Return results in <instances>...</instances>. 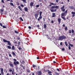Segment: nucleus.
Instances as JSON below:
<instances>
[{"instance_id":"30","label":"nucleus","mask_w":75,"mask_h":75,"mask_svg":"<svg viewBox=\"0 0 75 75\" xmlns=\"http://www.w3.org/2000/svg\"><path fill=\"white\" fill-rule=\"evenodd\" d=\"M55 8H56V9L58 8H59V6H55Z\"/></svg>"},{"instance_id":"12","label":"nucleus","mask_w":75,"mask_h":75,"mask_svg":"<svg viewBox=\"0 0 75 75\" xmlns=\"http://www.w3.org/2000/svg\"><path fill=\"white\" fill-rule=\"evenodd\" d=\"M38 75H42V72L41 71H39L37 73Z\"/></svg>"},{"instance_id":"49","label":"nucleus","mask_w":75,"mask_h":75,"mask_svg":"<svg viewBox=\"0 0 75 75\" xmlns=\"http://www.w3.org/2000/svg\"><path fill=\"white\" fill-rule=\"evenodd\" d=\"M51 4L52 5H55V4H54L53 3H51Z\"/></svg>"},{"instance_id":"40","label":"nucleus","mask_w":75,"mask_h":75,"mask_svg":"<svg viewBox=\"0 0 75 75\" xmlns=\"http://www.w3.org/2000/svg\"><path fill=\"white\" fill-rule=\"evenodd\" d=\"M3 28H6V26L5 25H4L3 26Z\"/></svg>"},{"instance_id":"51","label":"nucleus","mask_w":75,"mask_h":75,"mask_svg":"<svg viewBox=\"0 0 75 75\" xmlns=\"http://www.w3.org/2000/svg\"><path fill=\"white\" fill-rule=\"evenodd\" d=\"M15 43L16 44H18V43L17 42L15 41Z\"/></svg>"},{"instance_id":"4","label":"nucleus","mask_w":75,"mask_h":75,"mask_svg":"<svg viewBox=\"0 0 75 75\" xmlns=\"http://www.w3.org/2000/svg\"><path fill=\"white\" fill-rule=\"evenodd\" d=\"M13 65H19V62L18 61H17V59H13Z\"/></svg>"},{"instance_id":"3","label":"nucleus","mask_w":75,"mask_h":75,"mask_svg":"<svg viewBox=\"0 0 75 75\" xmlns=\"http://www.w3.org/2000/svg\"><path fill=\"white\" fill-rule=\"evenodd\" d=\"M67 38V37L64 35L59 36V41H62L63 40H65Z\"/></svg>"},{"instance_id":"14","label":"nucleus","mask_w":75,"mask_h":75,"mask_svg":"<svg viewBox=\"0 0 75 75\" xmlns=\"http://www.w3.org/2000/svg\"><path fill=\"white\" fill-rule=\"evenodd\" d=\"M34 5V2H31L30 3V7H32L33 6V5Z\"/></svg>"},{"instance_id":"36","label":"nucleus","mask_w":75,"mask_h":75,"mask_svg":"<svg viewBox=\"0 0 75 75\" xmlns=\"http://www.w3.org/2000/svg\"><path fill=\"white\" fill-rule=\"evenodd\" d=\"M39 6H40V5H37L36 6H35V7L36 8H38V7H39Z\"/></svg>"},{"instance_id":"42","label":"nucleus","mask_w":75,"mask_h":75,"mask_svg":"<svg viewBox=\"0 0 75 75\" xmlns=\"http://www.w3.org/2000/svg\"><path fill=\"white\" fill-rule=\"evenodd\" d=\"M65 30L66 31H67V30H68V28H67V27H65Z\"/></svg>"},{"instance_id":"59","label":"nucleus","mask_w":75,"mask_h":75,"mask_svg":"<svg viewBox=\"0 0 75 75\" xmlns=\"http://www.w3.org/2000/svg\"><path fill=\"white\" fill-rule=\"evenodd\" d=\"M28 28L29 29H31V27L30 26H28Z\"/></svg>"},{"instance_id":"45","label":"nucleus","mask_w":75,"mask_h":75,"mask_svg":"<svg viewBox=\"0 0 75 75\" xmlns=\"http://www.w3.org/2000/svg\"><path fill=\"white\" fill-rule=\"evenodd\" d=\"M0 25L1 26V27H3V24L1 23L0 22Z\"/></svg>"},{"instance_id":"22","label":"nucleus","mask_w":75,"mask_h":75,"mask_svg":"<svg viewBox=\"0 0 75 75\" xmlns=\"http://www.w3.org/2000/svg\"><path fill=\"white\" fill-rule=\"evenodd\" d=\"M3 41L4 42H7L8 41L6 40L5 39H4L3 40Z\"/></svg>"},{"instance_id":"19","label":"nucleus","mask_w":75,"mask_h":75,"mask_svg":"<svg viewBox=\"0 0 75 75\" xmlns=\"http://www.w3.org/2000/svg\"><path fill=\"white\" fill-rule=\"evenodd\" d=\"M9 4L11 6H13V7H14L15 6L14 5V4H13L12 3H9Z\"/></svg>"},{"instance_id":"5","label":"nucleus","mask_w":75,"mask_h":75,"mask_svg":"<svg viewBox=\"0 0 75 75\" xmlns=\"http://www.w3.org/2000/svg\"><path fill=\"white\" fill-rule=\"evenodd\" d=\"M37 12H38V13H35L34 15L35 18H36V19H37V17H38V15H39V10L37 11Z\"/></svg>"},{"instance_id":"43","label":"nucleus","mask_w":75,"mask_h":75,"mask_svg":"<svg viewBox=\"0 0 75 75\" xmlns=\"http://www.w3.org/2000/svg\"><path fill=\"white\" fill-rule=\"evenodd\" d=\"M18 46H19L20 45V42H18Z\"/></svg>"},{"instance_id":"39","label":"nucleus","mask_w":75,"mask_h":75,"mask_svg":"<svg viewBox=\"0 0 75 75\" xmlns=\"http://www.w3.org/2000/svg\"><path fill=\"white\" fill-rule=\"evenodd\" d=\"M20 38H20L18 37L17 38V39L18 40H20Z\"/></svg>"},{"instance_id":"28","label":"nucleus","mask_w":75,"mask_h":75,"mask_svg":"<svg viewBox=\"0 0 75 75\" xmlns=\"http://www.w3.org/2000/svg\"><path fill=\"white\" fill-rule=\"evenodd\" d=\"M12 75H15V72L14 71H12Z\"/></svg>"},{"instance_id":"37","label":"nucleus","mask_w":75,"mask_h":75,"mask_svg":"<svg viewBox=\"0 0 75 75\" xmlns=\"http://www.w3.org/2000/svg\"><path fill=\"white\" fill-rule=\"evenodd\" d=\"M68 48L69 50H71V46L69 45H68Z\"/></svg>"},{"instance_id":"21","label":"nucleus","mask_w":75,"mask_h":75,"mask_svg":"<svg viewBox=\"0 0 75 75\" xmlns=\"http://www.w3.org/2000/svg\"><path fill=\"white\" fill-rule=\"evenodd\" d=\"M18 8H19V10H21V11H22V8L20 6H18Z\"/></svg>"},{"instance_id":"50","label":"nucleus","mask_w":75,"mask_h":75,"mask_svg":"<svg viewBox=\"0 0 75 75\" xmlns=\"http://www.w3.org/2000/svg\"><path fill=\"white\" fill-rule=\"evenodd\" d=\"M43 20L44 22H45V19L44 18H43Z\"/></svg>"},{"instance_id":"53","label":"nucleus","mask_w":75,"mask_h":75,"mask_svg":"<svg viewBox=\"0 0 75 75\" xmlns=\"http://www.w3.org/2000/svg\"><path fill=\"white\" fill-rule=\"evenodd\" d=\"M55 74H56V75H59V74L57 72L55 73Z\"/></svg>"},{"instance_id":"11","label":"nucleus","mask_w":75,"mask_h":75,"mask_svg":"<svg viewBox=\"0 0 75 75\" xmlns=\"http://www.w3.org/2000/svg\"><path fill=\"white\" fill-rule=\"evenodd\" d=\"M72 14H73V15L72 16V17H74L75 16V12L72 11L71 13Z\"/></svg>"},{"instance_id":"38","label":"nucleus","mask_w":75,"mask_h":75,"mask_svg":"<svg viewBox=\"0 0 75 75\" xmlns=\"http://www.w3.org/2000/svg\"><path fill=\"white\" fill-rule=\"evenodd\" d=\"M15 33H16V34H18V33H19L18 32V31H17L16 30L15 31Z\"/></svg>"},{"instance_id":"2","label":"nucleus","mask_w":75,"mask_h":75,"mask_svg":"<svg viewBox=\"0 0 75 75\" xmlns=\"http://www.w3.org/2000/svg\"><path fill=\"white\" fill-rule=\"evenodd\" d=\"M55 8V6H52V7H49V10H50L51 12L52 13H54V12H55L57 11L56 9H54Z\"/></svg>"},{"instance_id":"17","label":"nucleus","mask_w":75,"mask_h":75,"mask_svg":"<svg viewBox=\"0 0 75 75\" xmlns=\"http://www.w3.org/2000/svg\"><path fill=\"white\" fill-rule=\"evenodd\" d=\"M25 11H28V8H27L25 7L24 8Z\"/></svg>"},{"instance_id":"18","label":"nucleus","mask_w":75,"mask_h":75,"mask_svg":"<svg viewBox=\"0 0 75 75\" xmlns=\"http://www.w3.org/2000/svg\"><path fill=\"white\" fill-rule=\"evenodd\" d=\"M7 42H8V44L9 45H10V46H11V43H10V41H8Z\"/></svg>"},{"instance_id":"9","label":"nucleus","mask_w":75,"mask_h":75,"mask_svg":"<svg viewBox=\"0 0 75 75\" xmlns=\"http://www.w3.org/2000/svg\"><path fill=\"white\" fill-rule=\"evenodd\" d=\"M1 74L2 75H4V72H3V68H1Z\"/></svg>"},{"instance_id":"64","label":"nucleus","mask_w":75,"mask_h":75,"mask_svg":"<svg viewBox=\"0 0 75 75\" xmlns=\"http://www.w3.org/2000/svg\"><path fill=\"white\" fill-rule=\"evenodd\" d=\"M53 62V63H54V64H55V63H56V62L55 61H54Z\"/></svg>"},{"instance_id":"63","label":"nucleus","mask_w":75,"mask_h":75,"mask_svg":"<svg viewBox=\"0 0 75 75\" xmlns=\"http://www.w3.org/2000/svg\"><path fill=\"white\" fill-rule=\"evenodd\" d=\"M6 75H10L8 73Z\"/></svg>"},{"instance_id":"44","label":"nucleus","mask_w":75,"mask_h":75,"mask_svg":"<svg viewBox=\"0 0 75 75\" xmlns=\"http://www.w3.org/2000/svg\"><path fill=\"white\" fill-rule=\"evenodd\" d=\"M21 7H24V5H23V4H21Z\"/></svg>"},{"instance_id":"32","label":"nucleus","mask_w":75,"mask_h":75,"mask_svg":"<svg viewBox=\"0 0 75 75\" xmlns=\"http://www.w3.org/2000/svg\"><path fill=\"white\" fill-rule=\"evenodd\" d=\"M0 11L1 12H4V9H1Z\"/></svg>"},{"instance_id":"16","label":"nucleus","mask_w":75,"mask_h":75,"mask_svg":"<svg viewBox=\"0 0 75 75\" xmlns=\"http://www.w3.org/2000/svg\"><path fill=\"white\" fill-rule=\"evenodd\" d=\"M46 71H47V72H48V74H51V73H52V72H51V71H50V70H46Z\"/></svg>"},{"instance_id":"57","label":"nucleus","mask_w":75,"mask_h":75,"mask_svg":"<svg viewBox=\"0 0 75 75\" xmlns=\"http://www.w3.org/2000/svg\"><path fill=\"white\" fill-rule=\"evenodd\" d=\"M62 51H64V50H65V49H64V48H62Z\"/></svg>"},{"instance_id":"7","label":"nucleus","mask_w":75,"mask_h":75,"mask_svg":"<svg viewBox=\"0 0 75 75\" xmlns=\"http://www.w3.org/2000/svg\"><path fill=\"white\" fill-rule=\"evenodd\" d=\"M69 34H71V33L72 32V33L73 34H72V35H74V30L72 29L71 30H71H69Z\"/></svg>"},{"instance_id":"8","label":"nucleus","mask_w":75,"mask_h":75,"mask_svg":"<svg viewBox=\"0 0 75 75\" xmlns=\"http://www.w3.org/2000/svg\"><path fill=\"white\" fill-rule=\"evenodd\" d=\"M9 65L11 67H12V68H14V65H13L12 62H10L9 63Z\"/></svg>"},{"instance_id":"60","label":"nucleus","mask_w":75,"mask_h":75,"mask_svg":"<svg viewBox=\"0 0 75 75\" xmlns=\"http://www.w3.org/2000/svg\"><path fill=\"white\" fill-rule=\"evenodd\" d=\"M51 22L52 23V24H53V23H54V21L52 20V21H51Z\"/></svg>"},{"instance_id":"1","label":"nucleus","mask_w":75,"mask_h":75,"mask_svg":"<svg viewBox=\"0 0 75 75\" xmlns=\"http://www.w3.org/2000/svg\"><path fill=\"white\" fill-rule=\"evenodd\" d=\"M67 11H68L66 10L64 12L61 14V18L65 21L66 20V19L65 18V17H63V16H64L65 15H67Z\"/></svg>"},{"instance_id":"46","label":"nucleus","mask_w":75,"mask_h":75,"mask_svg":"<svg viewBox=\"0 0 75 75\" xmlns=\"http://www.w3.org/2000/svg\"><path fill=\"white\" fill-rule=\"evenodd\" d=\"M9 72H12L13 71H12V70L11 69H9Z\"/></svg>"},{"instance_id":"55","label":"nucleus","mask_w":75,"mask_h":75,"mask_svg":"<svg viewBox=\"0 0 75 75\" xmlns=\"http://www.w3.org/2000/svg\"><path fill=\"white\" fill-rule=\"evenodd\" d=\"M27 72H30V70H29V69H27Z\"/></svg>"},{"instance_id":"10","label":"nucleus","mask_w":75,"mask_h":75,"mask_svg":"<svg viewBox=\"0 0 75 75\" xmlns=\"http://www.w3.org/2000/svg\"><path fill=\"white\" fill-rule=\"evenodd\" d=\"M42 16H40L39 17V18H38V21H40V19H42Z\"/></svg>"},{"instance_id":"29","label":"nucleus","mask_w":75,"mask_h":75,"mask_svg":"<svg viewBox=\"0 0 75 75\" xmlns=\"http://www.w3.org/2000/svg\"><path fill=\"white\" fill-rule=\"evenodd\" d=\"M18 49L19 50H22V48H21V47H20V46L19 47H18Z\"/></svg>"},{"instance_id":"24","label":"nucleus","mask_w":75,"mask_h":75,"mask_svg":"<svg viewBox=\"0 0 75 75\" xmlns=\"http://www.w3.org/2000/svg\"><path fill=\"white\" fill-rule=\"evenodd\" d=\"M69 8H70V9H74V7L73 6H70L69 7Z\"/></svg>"},{"instance_id":"35","label":"nucleus","mask_w":75,"mask_h":75,"mask_svg":"<svg viewBox=\"0 0 75 75\" xmlns=\"http://www.w3.org/2000/svg\"><path fill=\"white\" fill-rule=\"evenodd\" d=\"M33 68H35V67H36V65H34V64H33Z\"/></svg>"},{"instance_id":"33","label":"nucleus","mask_w":75,"mask_h":75,"mask_svg":"<svg viewBox=\"0 0 75 75\" xmlns=\"http://www.w3.org/2000/svg\"><path fill=\"white\" fill-rule=\"evenodd\" d=\"M20 20H21V21H23V18H22L20 17L19 18Z\"/></svg>"},{"instance_id":"23","label":"nucleus","mask_w":75,"mask_h":75,"mask_svg":"<svg viewBox=\"0 0 75 75\" xmlns=\"http://www.w3.org/2000/svg\"><path fill=\"white\" fill-rule=\"evenodd\" d=\"M42 12L41 11H40L39 13L40 16H41V15H42Z\"/></svg>"},{"instance_id":"25","label":"nucleus","mask_w":75,"mask_h":75,"mask_svg":"<svg viewBox=\"0 0 75 75\" xmlns=\"http://www.w3.org/2000/svg\"><path fill=\"white\" fill-rule=\"evenodd\" d=\"M12 54L14 55V56H16V54H15V53L14 52H12Z\"/></svg>"},{"instance_id":"61","label":"nucleus","mask_w":75,"mask_h":75,"mask_svg":"<svg viewBox=\"0 0 75 75\" xmlns=\"http://www.w3.org/2000/svg\"><path fill=\"white\" fill-rule=\"evenodd\" d=\"M57 71H60V70L58 69H57Z\"/></svg>"},{"instance_id":"54","label":"nucleus","mask_w":75,"mask_h":75,"mask_svg":"<svg viewBox=\"0 0 75 75\" xmlns=\"http://www.w3.org/2000/svg\"><path fill=\"white\" fill-rule=\"evenodd\" d=\"M21 63H22V64H24V61H22V62H21Z\"/></svg>"},{"instance_id":"34","label":"nucleus","mask_w":75,"mask_h":75,"mask_svg":"<svg viewBox=\"0 0 75 75\" xmlns=\"http://www.w3.org/2000/svg\"><path fill=\"white\" fill-rule=\"evenodd\" d=\"M22 1L25 3H27V1H26V0H22Z\"/></svg>"},{"instance_id":"62","label":"nucleus","mask_w":75,"mask_h":75,"mask_svg":"<svg viewBox=\"0 0 75 75\" xmlns=\"http://www.w3.org/2000/svg\"><path fill=\"white\" fill-rule=\"evenodd\" d=\"M17 6H18L19 5H20V3H18L17 4Z\"/></svg>"},{"instance_id":"48","label":"nucleus","mask_w":75,"mask_h":75,"mask_svg":"<svg viewBox=\"0 0 75 75\" xmlns=\"http://www.w3.org/2000/svg\"><path fill=\"white\" fill-rule=\"evenodd\" d=\"M9 56L10 57H12V56H11V54H9Z\"/></svg>"},{"instance_id":"15","label":"nucleus","mask_w":75,"mask_h":75,"mask_svg":"<svg viewBox=\"0 0 75 75\" xmlns=\"http://www.w3.org/2000/svg\"><path fill=\"white\" fill-rule=\"evenodd\" d=\"M55 16H56V15L55 14V13H52V17H55Z\"/></svg>"},{"instance_id":"6","label":"nucleus","mask_w":75,"mask_h":75,"mask_svg":"<svg viewBox=\"0 0 75 75\" xmlns=\"http://www.w3.org/2000/svg\"><path fill=\"white\" fill-rule=\"evenodd\" d=\"M65 8V5H64L62 7H61L60 9L62 10V11L64 12L65 11V9H64Z\"/></svg>"},{"instance_id":"26","label":"nucleus","mask_w":75,"mask_h":75,"mask_svg":"<svg viewBox=\"0 0 75 75\" xmlns=\"http://www.w3.org/2000/svg\"><path fill=\"white\" fill-rule=\"evenodd\" d=\"M7 47L8 48V49H11V46H7Z\"/></svg>"},{"instance_id":"20","label":"nucleus","mask_w":75,"mask_h":75,"mask_svg":"<svg viewBox=\"0 0 75 75\" xmlns=\"http://www.w3.org/2000/svg\"><path fill=\"white\" fill-rule=\"evenodd\" d=\"M11 50H15V47H14V46H12Z\"/></svg>"},{"instance_id":"58","label":"nucleus","mask_w":75,"mask_h":75,"mask_svg":"<svg viewBox=\"0 0 75 75\" xmlns=\"http://www.w3.org/2000/svg\"><path fill=\"white\" fill-rule=\"evenodd\" d=\"M62 26L63 27H65V24H63L62 25Z\"/></svg>"},{"instance_id":"56","label":"nucleus","mask_w":75,"mask_h":75,"mask_svg":"<svg viewBox=\"0 0 75 75\" xmlns=\"http://www.w3.org/2000/svg\"><path fill=\"white\" fill-rule=\"evenodd\" d=\"M60 45H62V42H61L60 43Z\"/></svg>"},{"instance_id":"13","label":"nucleus","mask_w":75,"mask_h":75,"mask_svg":"<svg viewBox=\"0 0 75 75\" xmlns=\"http://www.w3.org/2000/svg\"><path fill=\"white\" fill-rule=\"evenodd\" d=\"M58 21V24H59L60 23H61V18H58L57 19Z\"/></svg>"},{"instance_id":"47","label":"nucleus","mask_w":75,"mask_h":75,"mask_svg":"<svg viewBox=\"0 0 75 75\" xmlns=\"http://www.w3.org/2000/svg\"><path fill=\"white\" fill-rule=\"evenodd\" d=\"M2 3H4V1H3V0H1Z\"/></svg>"},{"instance_id":"27","label":"nucleus","mask_w":75,"mask_h":75,"mask_svg":"<svg viewBox=\"0 0 75 75\" xmlns=\"http://www.w3.org/2000/svg\"><path fill=\"white\" fill-rule=\"evenodd\" d=\"M65 45H66V47H68V44H67V41H65Z\"/></svg>"},{"instance_id":"31","label":"nucleus","mask_w":75,"mask_h":75,"mask_svg":"<svg viewBox=\"0 0 75 75\" xmlns=\"http://www.w3.org/2000/svg\"><path fill=\"white\" fill-rule=\"evenodd\" d=\"M44 28H47V25H46V24H44Z\"/></svg>"},{"instance_id":"52","label":"nucleus","mask_w":75,"mask_h":75,"mask_svg":"<svg viewBox=\"0 0 75 75\" xmlns=\"http://www.w3.org/2000/svg\"><path fill=\"white\" fill-rule=\"evenodd\" d=\"M56 3H58V1H59V0H56Z\"/></svg>"},{"instance_id":"41","label":"nucleus","mask_w":75,"mask_h":75,"mask_svg":"<svg viewBox=\"0 0 75 75\" xmlns=\"http://www.w3.org/2000/svg\"><path fill=\"white\" fill-rule=\"evenodd\" d=\"M70 46H71V47H74V45L72 44H70Z\"/></svg>"}]
</instances>
